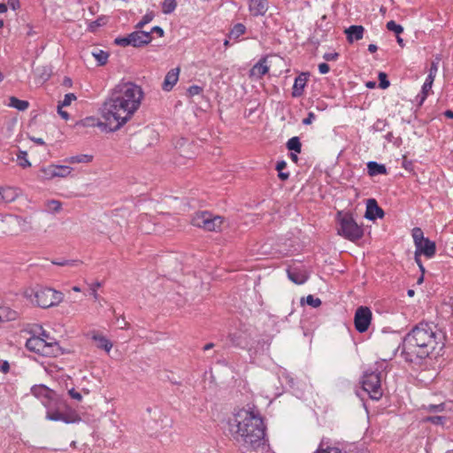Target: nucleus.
I'll list each match as a JSON object with an SVG mask.
<instances>
[{
	"label": "nucleus",
	"instance_id": "nucleus-1",
	"mask_svg": "<svg viewBox=\"0 0 453 453\" xmlns=\"http://www.w3.org/2000/svg\"><path fill=\"white\" fill-rule=\"evenodd\" d=\"M142 97L141 87L133 82H120L104 103V112L116 123L115 128L119 129L139 109Z\"/></svg>",
	"mask_w": 453,
	"mask_h": 453
},
{
	"label": "nucleus",
	"instance_id": "nucleus-2",
	"mask_svg": "<svg viewBox=\"0 0 453 453\" xmlns=\"http://www.w3.org/2000/svg\"><path fill=\"white\" fill-rule=\"evenodd\" d=\"M229 432L236 441L242 440L249 450L265 448V425L257 411L241 409L236 411L229 422Z\"/></svg>",
	"mask_w": 453,
	"mask_h": 453
},
{
	"label": "nucleus",
	"instance_id": "nucleus-3",
	"mask_svg": "<svg viewBox=\"0 0 453 453\" xmlns=\"http://www.w3.org/2000/svg\"><path fill=\"white\" fill-rule=\"evenodd\" d=\"M438 340H441V333L436 326L420 322L403 337L401 355L410 363L428 357L436 349Z\"/></svg>",
	"mask_w": 453,
	"mask_h": 453
},
{
	"label": "nucleus",
	"instance_id": "nucleus-4",
	"mask_svg": "<svg viewBox=\"0 0 453 453\" xmlns=\"http://www.w3.org/2000/svg\"><path fill=\"white\" fill-rule=\"evenodd\" d=\"M24 295L32 303L43 309L58 305L64 298L62 292L42 287L27 289Z\"/></svg>",
	"mask_w": 453,
	"mask_h": 453
},
{
	"label": "nucleus",
	"instance_id": "nucleus-5",
	"mask_svg": "<svg viewBox=\"0 0 453 453\" xmlns=\"http://www.w3.org/2000/svg\"><path fill=\"white\" fill-rule=\"evenodd\" d=\"M337 219L340 224L338 234L349 241H357L364 234L363 228L357 225L353 216L348 212L339 211Z\"/></svg>",
	"mask_w": 453,
	"mask_h": 453
},
{
	"label": "nucleus",
	"instance_id": "nucleus-6",
	"mask_svg": "<svg viewBox=\"0 0 453 453\" xmlns=\"http://www.w3.org/2000/svg\"><path fill=\"white\" fill-rule=\"evenodd\" d=\"M26 347L28 350L45 357H57L61 354V348L56 341L47 342L39 336L30 337L26 342Z\"/></svg>",
	"mask_w": 453,
	"mask_h": 453
},
{
	"label": "nucleus",
	"instance_id": "nucleus-7",
	"mask_svg": "<svg viewBox=\"0 0 453 453\" xmlns=\"http://www.w3.org/2000/svg\"><path fill=\"white\" fill-rule=\"evenodd\" d=\"M193 226L203 228L205 231L218 232L221 230L224 218L219 215L203 211L196 212L191 220Z\"/></svg>",
	"mask_w": 453,
	"mask_h": 453
},
{
	"label": "nucleus",
	"instance_id": "nucleus-8",
	"mask_svg": "<svg viewBox=\"0 0 453 453\" xmlns=\"http://www.w3.org/2000/svg\"><path fill=\"white\" fill-rule=\"evenodd\" d=\"M362 388L373 400L382 395L380 373L366 371L362 379Z\"/></svg>",
	"mask_w": 453,
	"mask_h": 453
},
{
	"label": "nucleus",
	"instance_id": "nucleus-9",
	"mask_svg": "<svg viewBox=\"0 0 453 453\" xmlns=\"http://www.w3.org/2000/svg\"><path fill=\"white\" fill-rule=\"evenodd\" d=\"M101 115L104 119V121L100 120L96 117H87L81 120V125L86 127H97L104 132H116L119 128H115V122H112L111 119H108L106 115L104 112V105L101 108Z\"/></svg>",
	"mask_w": 453,
	"mask_h": 453
},
{
	"label": "nucleus",
	"instance_id": "nucleus-10",
	"mask_svg": "<svg viewBox=\"0 0 453 453\" xmlns=\"http://www.w3.org/2000/svg\"><path fill=\"white\" fill-rule=\"evenodd\" d=\"M372 321V311L366 306H360L356 310L354 316L355 328L359 333L368 330Z\"/></svg>",
	"mask_w": 453,
	"mask_h": 453
},
{
	"label": "nucleus",
	"instance_id": "nucleus-11",
	"mask_svg": "<svg viewBox=\"0 0 453 453\" xmlns=\"http://www.w3.org/2000/svg\"><path fill=\"white\" fill-rule=\"evenodd\" d=\"M46 418L53 421H63L65 423H75L81 420L79 415L73 411L70 413H62L58 411H48Z\"/></svg>",
	"mask_w": 453,
	"mask_h": 453
},
{
	"label": "nucleus",
	"instance_id": "nucleus-12",
	"mask_svg": "<svg viewBox=\"0 0 453 453\" xmlns=\"http://www.w3.org/2000/svg\"><path fill=\"white\" fill-rule=\"evenodd\" d=\"M415 248L416 252L425 256L428 259L434 257L436 253L435 242L428 238L415 245Z\"/></svg>",
	"mask_w": 453,
	"mask_h": 453
},
{
	"label": "nucleus",
	"instance_id": "nucleus-13",
	"mask_svg": "<svg viewBox=\"0 0 453 453\" xmlns=\"http://www.w3.org/2000/svg\"><path fill=\"white\" fill-rule=\"evenodd\" d=\"M384 211L378 205V203L375 199L371 198L367 200L366 203V211L365 213V217L367 219L370 220H375L376 219L383 218Z\"/></svg>",
	"mask_w": 453,
	"mask_h": 453
},
{
	"label": "nucleus",
	"instance_id": "nucleus-14",
	"mask_svg": "<svg viewBox=\"0 0 453 453\" xmlns=\"http://www.w3.org/2000/svg\"><path fill=\"white\" fill-rule=\"evenodd\" d=\"M131 46L141 47L150 43L152 40L150 33L137 30L129 34Z\"/></svg>",
	"mask_w": 453,
	"mask_h": 453
},
{
	"label": "nucleus",
	"instance_id": "nucleus-15",
	"mask_svg": "<svg viewBox=\"0 0 453 453\" xmlns=\"http://www.w3.org/2000/svg\"><path fill=\"white\" fill-rule=\"evenodd\" d=\"M287 272L288 279L298 285L303 284L309 277L307 272L303 269L293 267L288 268Z\"/></svg>",
	"mask_w": 453,
	"mask_h": 453
},
{
	"label": "nucleus",
	"instance_id": "nucleus-16",
	"mask_svg": "<svg viewBox=\"0 0 453 453\" xmlns=\"http://www.w3.org/2000/svg\"><path fill=\"white\" fill-rule=\"evenodd\" d=\"M249 8L252 15L262 16L268 10L267 0H250Z\"/></svg>",
	"mask_w": 453,
	"mask_h": 453
},
{
	"label": "nucleus",
	"instance_id": "nucleus-17",
	"mask_svg": "<svg viewBox=\"0 0 453 453\" xmlns=\"http://www.w3.org/2000/svg\"><path fill=\"white\" fill-rule=\"evenodd\" d=\"M180 69L173 68L171 69L165 75L164 82L162 84V88L165 91H170L173 88V86L177 83L179 79Z\"/></svg>",
	"mask_w": 453,
	"mask_h": 453
},
{
	"label": "nucleus",
	"instance_id": "nucleus-18",
	"mask_svg": "<svg viewBox=\"0 0 453 453\" xmlns=\"http://www.w3.org/2000/svg\"><path fill=\"white\" fill-rule=\"evenodd\" d=\"M267 58H262L250 71V77L261 78L266 74L269 71V67L266 65Z\"/></svg>",
	"mask_w": 453,
	"mask_h": 453
},
{
	"label": "nucleus",
	"instance_id": "nucleus-19",
	"mask_svg": "<svg viewBox=\"0 0 453 453\" xmlns=\"http://www.w3.org/2000/svg\"><path fill=\"white\" fill-rule=\"evenodd\" d=\"M365 28L362 26L353 25L345 29L347 40L349 42L361 40L364 36Z\"/></svg>",
	"mask_w": 453,
	"mask_h": 453
},
{
	"label": "nucleus",
	"instance_id": "nucleus-20",
	"mask_svg": "<svg viewBox=\"0 0 453 453\" xmlns=\"http://www.w3.org/2000/svg\"><path fill=\"white\" fill-rule=\"evenodd\" d=\"M308 80V74L307 73H301L299 76H297L295 80L294 85H293V90H292V96L294 97H299L303 93V88L306 85Z\"/></svg>",
	"mask_w": 453,
	"mask_h": 453
},
{
	"label": "nucleus",
	"instance_id": "nucleus-21",
	"mask_svg": "<svg viewBox=\"0 0 453 453\" xmlns=\"http://www.w3.org/2000/svg\"><path fill=\"white\" fill-rule=\"evenodd\" d=\"M228 339L234 347L241 349H247L249 347L247 336L243 333L230 334Z\"/></svg>",
	"mask_w": 453,
	"mask_h": 453
},
{
	"label": "nucleus",
	"instance_id": "nucleus-22",
	"mask_svg": "<svg viewBox=\"0 0 453 453\" xmlns=\"http://www.w3.org/2000/svg\"><path fill=\"white\" fill-rule=\"evenodd\" d=\"M91 339L96 342L98 349H102L106 352L111 351L112 343L105 336L98 333H92Z\"/></svg>",
	"mask_w": 453,
	"mask_h": 453
},
{
	"label": "nucleus",
	"instance_id": "nucleus-23",
	"mask_svg": "<svg viewBox=\"0 0 453 453\" xmlns=\"http://www.w3.org/2000/svg\"><path fill=\"white\" fill-rule=\"evenodd\" d=\"M434 78L427 76L423 86L420 94H418L416 97L418 105L420 106L426 98L427 97V95L429 91L432 88L433 83H434Z\"/></svg>",
	"mask_w": 453,
	"mask_h": 453
},
{
	"label": "nucleus",
	"instance_id": "nucleus-24",
	"mask_svg": "<svg viewBox=\"0 0 453 453\" xmlns=\"http://www.w3.org/2000/svg\"><path fill=\"white\" fill-rule=\"evenodd\" d=\"M367 171L370 176L385 174L387 173L385 165L378 164L375 161H370L367 163Z\"/></svg>",
	"mask_w": 453,
	"mask_h": 453
},
{
	"label": "nucleus",
	"instance_id": "nucleus-25",
	"mask_svg": "<svg viewBox=\"0 0 453 453\" xmlns=\"http://www.w3.org/2000/svg\"><path fill=\"white\" fill-rule=\"evenodd\" d=\"M93 159V156L87 154H81L73 156L65 159V163L68 164H81V163H90Z\"/></svg>",
	"mask_w": 453,
	"mask_h": 453
},
{
	"label": "nucleus",
	"instance_id": "nucleus-26",
	"mask_svg": "<svg viewBox=\"0 0 453 453\" xmlns=\"http://www.w3.org/2000/svg\"><path fill=\"white\" fill-rule=\"evenodd\" d=\"M9 106L13 107L19 111H25L28 108L29 103L26 100H20L15 96L10 97Z\"/></svg>",
	"mask_w": 453,
	"mask_h": 453
},
{
	"label": "nucleus",
	"instance_id": "nucleus-27",
	"mask_svg": "<svg viewBox=\"0 0 453 453\" xmlns=\"http://www.w3.org/2000/svg\"><path fill=\"white\" fill-rule=\"evenodd\" d=\"M73 168L69 165H55V178H65L71 174Z\"/></svg>",
	"mask_w": 453,
	"mask_h": 453
},
{
	"label": "nucleus",
	"instance_id": "nucleus-28",
	"mask_svg": "<svg viewBox=\"0 0 453 453\" xmlns=\"http://www.w3.org/2000/svg\"><path fill=\"white\" fill-rule=\"evenodd\" d=\"M32 392L33 394L36 396V397H41V396H43L45 398H50V395L52 394V391L50 390L47 387L45 386H36V387H34L32 388Z\"/></svg>",
	"mask_w": 453,
	"mask_h": 453
},
{
	"label": "nucleus",
	"instance_id": "nucleus-29",
	"mask_svg": "<svg viewBox=\"0 0 453 453\" xmlns=\"http://www.w3.org/2000/svg\"><path fill=\"white\" fill-rule=\"evenodd\" d=\"M287 148L290 151L300 153L302 149L300 139L297 136L290 138L287 142Z\"/></svg>",
	"mask_w": 453,
	"mask_h": 453
},
{
	"label": "nucleus",
	"instance_id": "nucleus-30",
	"mask_svg": "<svg viewBox=\"0 0 453 453\" xmlns=\"http://www.w3.org/2000/svg\"><path fill=\"white\" fill-rule=\"evenodd\" d=\"M92 56L96 59L99 65H105L109 58V54L102 50H96L93 51Z\"/></svg>",
	"mask_w": 453,
	"mask_h": 453
},
{
	"label": "nucleus",
	"instance_id": "nucleus-31",
	"mask_svg": "<svg viewBox=\"0 0 453 453\" xmlns=\"http://www.w3.org/2000/svg\"><path fill=\"white\" fill-rule=\"evenodd\" d=\"M246 31V27L244 25L241 24V23H238L236 24L233 28L232 30L230 31L229 35H228V37L229 38H234V39H238L241 35H242Z\"/></svg>",
	"mask_w": 453,
	"mask_h": 453
},
{
	"label": "nucleus",
	"instance_id": "nucleus-32",
	"mask_svg": "<svg viewBox=\"0 0 453 453\" xmlns=\"http://www.w3.org/2000/svg\"><path fill=\"white\" fill-rule=\"evenodd\" d=\"M41 177L43 180H51L55 178V165H50L41 169Z\"/></svg>",
	"mask_w": 453,
	"mask_h": 453
},
{
	"label": "nucleus",
	"instance_id": "nucleus-33",
	"mask_svg": "<svg viewBox=\"0 0 453 453\" xmlns=\"http://www.w3.org/2000/svg\"><path fill=\"white\" fill-rule=\"evenodd\" d=\"M446 417L444 416H428L423 418L424 422L432 423L436 426H444L446 422Z\"/></svg>",
	"mask_w": 453,
	"mask_h": 453
},
{
	"label": "nucleus",
	"instance_id": "nucleus-34",
	"mask_svg": "<svg viewBox=\"0 0 453 453\" xmlns=\"http://www.w3.org/2000/svg\"><path fill=\"white\" fill-rule=\"evenodd\" d=\"M14 194L10 188L0 189V203L11 202L14 199Z\"/></svg>",
	"mask_w": 453,
	"mask_h": 453
},
{
	"label": "nucleus",
	"instance_id": "nucleus-35",
	"mask_svg": "<svg viewBox=\"0 0 453 453\" xmlns=\"http://www.w3.org/2000/svg\"><path fill=\"white\" fill-rule=\"evenodd\" d=\"M176 0H164L162 3V12L165 14L172 13L176 8Z\"/></svg>",
	"mask_w": 453,
	"mask_h": 453
},
{
	"label": "nucleus",
	"instance_id": "nucleus-36",
	"mask_svg": "<svg viewBox=\"0 0 453 453\" xmlns=\"http://www.w3.org/2000/svg\"><path fill=\"white\" fill-rule=\"evenodd\" d=\"M27 154L26 151L20 150L17 155L18 164L22 168H27L31 165L29 160L27 157Z\"/></svg>",
	"mask_w": 453,
	"mask_h": 453
},
{
	"label": "nucleus",
	"instance_id": "nucleus-37",
	"mask_svg": "<svg viewBox=\"0 0 453 453\" xmlns=\"http://www.w3.org/2000/svg\"><path fill=\"white\" fill-rule=\"evenodd\" d=\"M440 60H441V58L439 56H436L434 60L432 61L431 66H430V69H429V73H428L427 76L435 79L436 74L438 73V69H439Z\"/></svg>",
	"mask_w": 453,
	"mask_h": 453
},
{
	"label": "nucleus",
	"instance_id": "nucleus-38",
	"mask_svg": "<svg viewBox=\"0 0 453 453\" xmlns=\"http://www.w3.org/2000/svg\"><path fill=\"white\" fill-rule=\"evenodd\" d=\"M412 238L415 245L426 239V237H424V233L422 229L419 227H414L412 229Z\"/></svg>",
	"mask_w": 453,
	"mask_h": 453
},
{
	"label": "nucleus",
	"instance_id": "nucleus-39",
	"mask_svg": "<svg viewBox=\"0 0 453 453\" xmlns=\"http://www.w3.org/2000/svg\"><path fill=\"white\" fill-rule=\"evenodd\" d=\"M61 203L58 200H50L46 203L47 210L50 212H58L61 210Z\"/></svg>",
	"mask_w": 453,
	"mask_h": 453
},
{
	"label": "nucleus",
	"instance_id": "nucleus-40",
	"mask_svg": "<svg viewBox=\"0 0 453 453\" xmlns=\"http://www.w3.org/2000/svg\"><path fill=\"white\" fill-rule=\"evenodd\" d=\"M154 19V13L152 12H148L146 13L142 20L140 22L137 23V25L135 26V27L137 29H141L142 27H143L146 24L150 23L152 19Z\"/></svg>",
	"mask_w": 453,
	"mask_h": 453
},
{
	"label": "nucleus",
	"instance_id": "nucleus-41",
	"mask_svg": "<svg viewBox=\"0 0 453 453\" xmlns=\"http://www.w3.org/2000/svg\"><path fill=\"white\" fill-rule=\"evenodd\" d=\"M101 287H102V283L100 281H96L94 283L89 284L90 294L96 302L99 301V295L97 294V288H99Z\"/></svg>",
	"mask_w": 453,
	"mask_h": 453
},
{
	"label": "nucleus",
	"instance_id": "nucleus-42",
	"mask_svg": "<svg viewBox=\"0 0 453 453\" xmlns=\"http://www.w3.org/2000/svg\"><path fill=\"white\" fill-rule=\"evenodd\" d=\"M81 263V262L79 260H65V259L52 261L53 265H59V266H65V265L75 266V265H80Z\"/></svg>",
	"mask_w": 453,
	"mask_h": 453
},
{
	"label": "nucleus",
	"instance_id": "nucleus-43",
	"mask_svg": "<svg viewBox=\"0 0 453 453\" xmlns=\"http://www.w3.org/2000/svg\"><path fill=\"white\" fill-rule=\"evenodd\" d=\"M425 409L430 412H441L445 410V404H429L428 406L425 407Z\"/></svg>",
	"mask_w": 453,
	"mask_h": 453
},
{
	"label": "nucleus",
	"instance_id": "nucleus-44",
	"mask_svg": "<svg viewBox=\"0 0 453 453\" xmlns=\"http://www.w3.org/2000/svg\"><path fill=\"white\" fill-rule=\"evenodd\" d=\"M379 86L381 88H387L389 86V81L388 80V76L385 73L380 72L379 73Z\"/></svg>",
	"mask_w": 453,
	"mask_h": 453
},
{
	"label": "nucleus",
	"instance_id": "nucleus-45",
	"mask_svg": "<svg viewBox=\"0 0 453 453\" xmlns=\"http://www.w3.org/2000/svg\"><path fill=\"white\" fill-rule=\"evenodd\" d=\"M115 44L119 46H129L131 45L129 35L124 37H118L114 41Z\"/></svg>",
	"mask_w": 453,
	"mask_h": 453
},
{
	"label": "nucleus",
	"instance_id": "nucleus-46",
	"mask_svg": "<svg viewBox=\"0 0 453 453\" xmlns=\"http://www.w3.org/2000/svg\"><path fill=\"white\" fill-rule=\"evenodd\" d=\"M306 303L307 304L316 308V307H319L320 304H321V301L319 298H317V297H314L313 296L311 295H309L307 297H306Z\"/></svg>",
	"mask_w": 453,
	"mask_h": 453
},
{
	"label": "nucleus",
	"instance_id": "nucleus-47",
	"mask_svg": "<svg viewBox=\"0 0 453 453\" xmlns=\"http://www.w3.org/2000/svg\"><path fill=\"white\" fill-rule=\"evenodd\" d=\"M74 100H76V96L74 94H73V93L66 94L65 96L64 100L61 102V104L59 105H61V106H68Z\"/></svg>",
	"mask_w": 453,
	"mask_h": 453
},
{
	"label": "nucleus",
	"instance_id": "nucleus-48",
	"mask_svg": "<svg viewBox=\"0 0 453 453\" xmlns=\"http://www.w3.org/2000/svg\"><path fill=\"white\" fill-rule=\"evenodd\" d=\"M202 91H203V88L197 85L190 86L188 89V93L190 96L199 95L202 93Z\"/></svg>",
	"mask_w": 453,
	"mask_h": 453
},
{
	"label": "nucleus",
	"instance_id": "nucleus-49",
	"mask_svg": "<svg viewBox=\"0 0 453 453\" xmlns=\"http://www.w3.org/2000/svg\"><path fill=\"white\" fill-rule=\"evenodd\" d=\"M420 256H421V254H419V253H418V252H416V251H415V262H416V263H417V265H418V268H419L420 272H421L423 274H425V273H426V269H425V267H424V265H423V263H422V261H421V259H420Z\"/></svg>",
	"mask_w": 453,
	"mask_h": 453
},
{
	"label": "nucleus",
	"instance_id": "nucleus-50",
	"mask_svg": "<svg viewBox=\"0 0 453 453\" xmlns=\"http://www.w3.org/2000/svg\"><path fill=\"white\" fill-rule=\"evenodd\" d=\"M338 56L339 54L336 52H328L324 54L323 58L326 61H334L337 59Z\"/></svg>",
	"mask_w": 453,
	"mask_h": 453
},
{
	"label": "nucleus",
	"instance_id": "nucleus-51",
	"mask_svg": "<svg viewBox=\"0 0 453 453\" xmlns=\"http://www.w3.org/2000/svg\"><path fill=\"white\" fill-rule=\"evenodd\" d=\"M68 394L72 398H73L77 401H81V399H82L81 393L75 391L74 388L68 390Z\"/></svg>",
	"mask_w": 453,
	"mask_h": 453
},
{
	"label": "nucleus",
	"instance_id": "nucleus-52",
	"mask_svg": "<svg viewBox=\"0 0 453 453\" xmlns=\"http://www.w3.org/2000/svg\"><path fill=\"white\" fill-rule=\"evenodd\" d=\"M315 119V114L313 112H309L308 116L303 119V125H310Z\"/></svg>",
	"mask_w": 453,
	"mask_h": 453
},
{
	"label": "nucleus",
	"instance_id": "nucleus-53",
	"mask_svg": "<svg viewBox=\"0 0 453 453\" xmlns=\"http://www.w3.org/2000/svg\"><path fill=\"white\" fill-rule=\"evenodd\" d=\"M330 67L326 63H321L319 65V71L322 74H326L329 72Z\"/></svg>",
	"mask_w": 453,
	"mask_h": 453
},
{
	"label": "nucleus",
	"instance_id": "nucleus-54",
	"mask_svg": "<svg viewBox=\"0 0 453 453\" xmlns=\"http://www.w3.org/2000/svg\"><path fill=\"white\" fill-rule=\"evenodd\" d=\"M403 167L408 171V172H411L412 171V162L411 161H407L406 157H403Z\"/></svg>",
	"mask_w": 453,
	"mask_h": 453
},
{
	"label": "nucleus",
	"instance_id": "nucleus-55",
	"mask_svg": "<svg viewBox=\"0 0 453 453\" xmlns=\"http://www.w3.org/2000/svg\"><path fill=\"white\" fill-rule=\"evenodd\" d=\"M64 106L58 105V113L61 116V118L65 120H67L69 119V114L67 111H63Z\"/></svg>",
	"mask_w": 453,
	"mask_h": 453
},
{
	"label": "nucleus",
	"instance_id": "nucleus-56",
	"mask_svg": "<svg viewBox=\"0 0 453 453\" xmlns=\"http://www.w3.org/2000/svg\"><path fill=\"white\" fill-rule=\"evenodd\" d=\"M8 5L12 9V10H17L18 8H19V0H8Z\"/></svg>",
	"mask_w": 453,
	"mask_h": 453
},
{
	"label": "nucleus",
	"instance_id": "nucleus-57",
	"mask_svg": "<svg viewBox=\"0 0 453 453\" xmlns=\"http://www.w3.org/2000/svg\"><path fill=\"white\" fill-rule=\"evenodd\" d=\"M10 370V365L7 361H4L0 365V371L4 373L8 372Z\"/></svg>",
	"mask_w": 453,
	"mask_h": 453
},
{
	"label": "nucleus",
	"instance_id": "nucleus-58",
	"mask_svg": "<svg viewBox=\"0 0 453 453\" xmlns=\"http://www.w3.org/2000/svg\"><path fill=\"white\" fill-rule=\"evenodd\" d=\"M387 28L390 31L396 33V22L395 20H390L387 24Z\"/></svg>",
	"mask_w": 453,
	"mask_h": 453
},
{
	"label": "nucleus",
	"instance_id": "nucleus-59",
	"mask_svg": "<svg viewBox=\"0 0 453 453\" xmlns=\"http://www.w3.org/2000/svg\"><path fill=\"white\" fill-rule=\"evenodd\" d=\"M153 32L157 33L160 37H162L164 35V30L158 26L152 27V29L150 33L151 34Z\"/></svg>",
	"mask_w": 453,
	"mask_h": 453
},
{
	"label": "nucleus",
	"instance_id": "nucleus-60",
	"mask_svg": "<svg viewBox=\"0 0 453 453\" xmlns=\"http://www.w3.org/2000/svg\"><path fill=\"white\" fill-rule=\"evenodd\" d=\"M118 322L119 323L120 329H126L128 326V323L125 320V318H121V319H118Z\"/></svg>",
	"mask_w": 453,
	"mask_h": 453
},
{
	"label": "nucleus",
	"instance_id": "nucleus-61",
	"mask_svg": "<svg viewBox=\"0 0 453 453\" xmlns=\"http://www.w3.org/2000/svg\"><path fill=\"white\" fill-rule=\"evenodd\" d=\"M287 166V163L285 161H280L276 165V170L278 172L282 171Z\"/></svg>",
	"mask_w": 453,
	"mask_h": 453
},
{
	"label": "nucleus",
	"instance_id": "nucleus-62",
	"mask_svg": "<svg viewBox=\"0 0 453 453\" xmlns=\"http://www.w3.org/2000/svg\"><path fill=\"white\" fill-rule=\"evenodd\" d=\"M29 139L31 141H33L34 142H35L36 144H38V145H44L45 144L44 141L42 138H36V137H34V136H29Z\"/></svg>",
	"mask_w": 453,
	"mask_h": 453
},
{
	"label": "nucleus",
	"instance_id": "nucleus-63",
	"mask_svg": "<svg viewBox=\"0 0 453 453\" xmlns=\"http://www.w3.org/2000/svg\"><path fill=\"white\" fill-rule=\"evenodd\" d=\"M39 337H42V338H44L47 340V342H51V341H55L54 339L50 338L49 334L46 333L45 331H42L41 335Z\"/></svg>",
	"mask_w": 453,
	"mask_h": 453
},
{
	"label": "nucleus",
	"instance_id": "nucleus-64",
	"mask_svg": "<svg viewBox=\"0 0 453 453\" xmlns=\"http://www.w3.org/2000/svg\"><path fill=\"white\" fill-rule=\"evenodd\" d=\"M289 177L288 173H283L282 171L279 172V178L282 180H287Z\"/></svg>",
	"mask_w": 453,
	"mask_h": 453
}]
</instances>
